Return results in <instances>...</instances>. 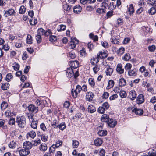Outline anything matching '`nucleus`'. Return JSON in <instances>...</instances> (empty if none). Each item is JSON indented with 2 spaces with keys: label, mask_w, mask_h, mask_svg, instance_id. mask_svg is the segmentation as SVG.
<instances>
[{
  "label": "nucleus",
  "mask_w": 156,
  "mask_h": 156,
  "mask_svg": "<svg viewBox=\"0 0 156 156\" xmlns=\"http://www.w3.org/2000/svg\"><path fill=\"white\" fill-rule=\"evenodd\" d=\"M16 122L19 127L21 128H24L26 125V119L25 117L22 116L18 117L16 119Z\"/></svg>",
  "instance_id": "1"
},
{
  "label": "nucleus",
  "mask_w": 156,
  "mask_h": 156,
  "mask_svg": "<svg viewBox=\"0 0 156 156\" xmlns=\"http://www.w3.org/2000/svg\"><path fill=\"white\" fill-rule=\"evenodd\" d=\"M127 110L129 111H131L135 113L136 115H141L143 113V111L140 108H135L134 107H129L127 108Z\"/></svg>",
  "instance_id": "2"
},
{
  "label": "nucleus",
  "mask_w": 156,
  "mask_h": 156,
  "mask_svg": "<svg viewBox=\"0 0 156 156\" xmlns=\"http://www.w3.org/2000/svg\"><path fill=\"white\" fill-rule=\"evenodd\" d=\"M82 89L81 86L79 85H77L75 89H72L71 90V94L73 97L76 98L77 97L78 94L79 93Z\"/></svg>",
  "instance_id": "3"
},
{
  "label": "nucleus",
  "mask_w": 156,
  "mask_h": 156,
  "mask_svg": "<svg viewBox=\"0 0 156 156\" xmlns=\"http://www.w3.org/2000/svg\"><path fill=\"white\" fill-rule=\"evenodd\" d=\"M18 151L20 156H27L30 153L29 150L23 147V148L20 150L18 149Z\"/></svg>",
  "instance_id": "4"
},
{
  "label": "nucleus",
  "mask_w": 156,
  "mask_h": 156,
  "mask_svg": "<svg viewBox=\"0 0 156 156\" xmlns=\"http://www.w3.org/2000/svg\"><path fill=\"white\" fill-rule=\"evenodd\" d=\"M28 109L30 112L35 113H37L38 111V108L33 104L29 105L28 107Z\"/></svg>",
  "instance_id": "5"
},
{
  "label": "nucleus",
  "mask_w": 156,
  "mask_h": 156,
  "mask_svg": "<svg viewBox=\"0 0 156 156\" xmlns=\"http://www.w3.org/2000/svg\"><path fill=\"white\" fill-rule=\"evenodd\" d=\"M4 15L5 17L12 16L14 14L15 12L14 9H10L8 10H4Z\"/></svg>",
  "instance_id": "6"
},
{
  "label": "nucleus",
  "mask_w": 156,
  "mask_h": 156,
  "mask_svg": "<svg viewBox=\"0 0 156 156\" xmlns=\"http://www.w3.org/2000/svg\"><path fill=\"white\" fill-rule=\"evenodd\" d=\"M79 41L76 39H74L71 41L69 43V46L70 47L71 49L74 48L77 44H78Z\"/></svg>",
  "instance_id": "7"
},
{
  "label": "nucleus",
  "mask_w": 156,
  "mask_h": 156,
  "mask_svg": "<svg viewBox=\"0 0 156 156\" xmlns=\"http://www.w3.org/2000/svg\"><path fill=\"white\" fill-rule=\"evenodd\" d=\"M144 101V97L142 94H139L137 96L136 99L137 103L141 104Z\"/></svg>",
  "instance_id": "8"
},
{
  "label": "nucleus",
  "mask_w": 156,
  "mask_h": 156,
  "mask_svg": "<svg viewBox=\"0 0 156 156\" xmlns=\"http://www.w3.org/2000/svg\"><path fill=\"white\" fill-rule=\"evenodd\" d=\"M94 95L93 93L89 92L86 93V100L87 101L90 102L93 99Z\"/></svg>",
  "instance_id": "9"
},
{
  "label": "nucleus",
  "mask_w": 156,
  "mask_h": 156,
  "mask_svg": "<svg viewBox=\"0 0 156 156\" xmlns=\"http://www.w3.org/2000/svg\"><path fill=\"white\" fill-rule=\"evenodd\" d=\"M111 4V3L109 2V0H103L101 4V6L105 9H109L110 5Z\"/></svg>",
  "instance_id": "10"
},
{
  "label": "nucleus",
  "mask_w": 156,
  "mask_h": 156,
  "mask_svg": "<svg viewBox=\"0 0 156 156\" xmlns=\"http://www.w3.org/2000/svg\"><path fill=\"white\" fill-rule=\"evenodd\" d=\"M117 121L113 119H110L108 120L107 123L108 125L110 128H113L115 127L117 124Z\"/></svg>",
  "instance_id": "11"
},
{
  "label": "nucleus",
  "mask_w": 156,
  "mask_h": 156,
  "mask_svg": "<svg viewBox=\"0 0 156 156\" xmlns=\"http://www.w3.org/2000/svg\"><path fill=\"white\" fill-rule=\"evenodd\" d=\"M16 113L11 110L10 109L7 110L5 112V115L7 117L13 116L16 115Z\"/></svg>",
  "instance_id": "12"
},
{
  "label": "nucleus",
  "mask_w": 156,
  "mask_h": 156,
  "mask_svg": "<svg viewBox=\"0 0 156 156\" xmlns=\"http://www.w3.org/2000/svg\"><path fill=\"white\" fill-rule=\"evenodd\" d=\"M74 72L71 68H69L66 70V75L67 77L71 78L73 76Z\"/></svg>",
  "instance_id": "13"
},
{
  "label": "nucleus",
  "mask_w": 156,
  "mask_h": 156,
  "mask_svg": "<svg viewBox=\"0 0 156 156\" xmlns=\"http://www.w3.org/2000/svg\"><path fill=\"white\" fill-rule=\"evenodd\" d=\"M32 145L31 143L28 141L24 142L23 144V147L29 150L32 147Z\"/></svg>",
  "instance_id": "14"
},
{
  "label": "nucleus",
  "mask_w": 156,
  "mask_h": 156,
  "mask_svg": "<svg viewBox=\"0 0 156 156\" xmlns=\"http://www.w3.org/2000/svg\"><path fill=\"white\" fill-rule=\"evenodd\" d=\"M136 94L134 90H132L129 92L128 98L131 100H134L136 97Z\"/></svg>",
  "instance_id": "15"
},
{
  "label": "nucleus",
  "mask_w": 156,
  "mask_h": 156,
  "mask_svg": "<svg viewBox=\"0 0 156 156\" xmlns=\"http://www.w3.org/2000/svg\"><path fill=\"white\" fill-rule=\"evenodd\" d=\"M82 8L79 5H76L73 8V12L76 14L80 13L82 11Z\"/></svg>",
  "instance_id": "16"
},
{
  "label": "nucleus",
  "mask_w": 156,
  "mask_h": 156,
  "mask_svg": "<svg viewBox=\"0 0 156 156\" xmlns=\"http://www.w3.org/2000/svg\"><path fill=\"white\" fill-rule=\"evenodd\" d=\"M99 58L98 56L94 57L91 58L90 60V63L92 65L94 66L96 64H97L99 62Z\"/></svg>",
  "instance_id": "17"
},
{
  "label": "nucleus",
  "mask_w": 156,
  "mask_h": 156,
  "mask_svg": "<svg viewBox=\"0 0 156 156\" xmlns=\"http://www.w3.org/2000/svg\"><path fill=\"white\" fill-rule=\"evenodd\" d=\"M97 56L99 58L102 59L104 58H105L107 56V55L105 51H100Z\"/></svg>",
  "instance_id": "18"
},
{
  "label": "nucleus",
  "mask_w": 156,
  "mask_h": 156,
  "mask_svg": "<svg viewBox=\"0 0 156 156\" xmlns=\"http://www.w3.org/2000/svg\"><path fill=\"white\" fill-rule=\"evenodd\" d=\"M88 111L91 113H93L96 111V108L93 105L90 104L88 106Z\"/></svg>",
  "instance_id": "19"
},
{
  "label": "nucleus",
  "mask_w": 156,
  "mask_h": 156,
  "mask_svg": "<svg viewBox=\"0 0 156 156\" xmlns=\"http://www.w3.org/2000/svg\"><path fill=\"white\" fill-rule=\"evenodd\" d=\"M36 134L35 132L33 131L32 130L30 131L27 134V137L28 138L29 137L34 139L36 136Z\"/></svg>",
  "instance_id": "20"
},
{
  "label": "nucleus",
  "mask_w": 156,
  "mask_h": 156,
  "mask_svg": "<svg viewBox=\"0 0 156 156\" xmlns=\"http://www.w3.org/2000/svg\"><path fill=\"white\" fill-rule=\"evenodd\" d=\"M51 125L54 128H57L59 126L58 119H54L51 122Z\"/></svg>",
  "instance_id": "21"
},
{
  "label": "nucleus",
  "mask_w": 156,
  "mask_h": 156,
  "mask_svg": "<svg viewBox=\"0 0 156 156\" xmlns=\"http://www.w3.org/2000/svg\"><path fill=\"white\" fill-rule=\"evenodd\" d=\"M116 70L119 74H122L123 73L124 69L122 68V65L121 64L119 63L117 65Z\"/></svg>",
  "instance_id": "22"
},
{
  "label": "nucleus",
  "mask_w": 156,
  "mask_h": 156,
  "mask_svg": "<svg viewBox=\"0 0 156 156\" xmlns=\"http://www.w3.org/2000/svg\"><path fill=\"white\" fill-rule=\"evenodd\" d=\"M102 140L101 138H99L95 140L94 142V144L96 146H100L102 144Z\"/></svg>",
  "instance_id": "23"
},
{
  "label": "nucleus",
  "mask_w": 156,
  "mask_h": 156,
  "mask_svg": "<svg viewBox=\"0 0 156 156\" xmlns=\"http://www.w3.org/2000/svg\"><path fill=\"white\" fill-rule=\"evenodd\" d=\"M108 115L106 114H104L103 115L101 119V121L104 122H108V120H109Z\"/></svg>",
  "instance_id": "24"
},
{
  "label": "nucleus",
  "mask_w": 156,
  "mask_h": 156,
  "mask_svg": "<svg viewBox=\"0 0 156 156\" xmlns=\"http://www.w3.org/2000/svg\"><path fill=\"white\" fill-rule=\"evenodd\" d=\"M38 120H34L33 119L31 123V127L34 129H36L37 127Z\"/></svg>",
  "instance_id": "25"
},
{
  "label": "nucleus",
  "mask_w": 156,
  "mask_h": 156,
  "mask_svg": "<svg viewBox=\"0 0 156 156\" xmlns=\"http://www.w3.org/2000/svg\"><path fill=\"white\" fill-rule=\"evenodd\" d=\"M47 146L45 143L42 144L39 147V149L41 151L45 152L47 149Z\"/></svg>",
  "instance_id": "26"
},
{
  "label": "nucleus",
  "mask_w": 156,
  "mask_h": 156,
  "mask_svg": "<svg viewBox=\"0 0 156 156\" xmlns=\"http://www.w3.org/2000/svg\"><path fill=\"white\" fill-rule=\"evenodd\" d=\"M136 70L134 69L133 70H130L128 72V74L129 76H135L137 75Z\"/></svg>",
  "instance_id": "27"
},
{
  "label": "nucleus",
  "mask_w": 156,
  "mask_h": 156,
  "mask_svg": "<svg viewBox=\"0 0 156 156\" xmlns=\"http://www.w3.org/2000/svg\"><path fill=\"white\" fill-rule=\"evenodd\" d=\"M119 83L120 86H124L126 84V80L123 78H122L119 79Z\"/></svg>",
  "instance_id": "28"
},
{
  "label": "nucleus",
  "mask_w": 156,
  "mask_h": 156,
  "mask_svg": "<svg viewBox=\"0 0 156 156\" xmlns=\"http://www.w3.org/2000/svg\"><path fill=\"white\" fill-rule=\"evenodd\" d=\"M26 42L27 44H31L33 42V40L31 36L29 34L27 35L26 38Z\"/></svg>",
  "instance_id": "29"
},
{
  "label": "nucleus",
  "mask_w": 156,
  "mask_h": 156,
  "mask_svg": "<svg viewBox=\"0 0 156 156\" xmlns=\"http://www.w3.org/2000/svg\"><path fill=\"white\" fill-rule=\"evenodd\" d=\"M71 65L72 67L76 68L79 66V63L77 61H74L71 63Z\"/></svg>",
  "instance_id": "30"
},
{
  "label": "nucleus",
  "mask_w": 156,
  "mask_h": 156,
  "mask_svg": "<svg viewBox=\"0 0 156 156\" xmlns=\"http://www.w3.org/2000/svg\"><path fill=\"white\" fill-rule=\"evenodd\" d=\"M8 103L5 101H3L1 105V108L2 110H4L7 108L8 106Z\"/></svg>",
  "instance_id": "31"
},
{
  "label": "nucleus",
  "mask_w": 156,
  "mask_h": 156,
  "mask_svg": "<svg viewBox=\"0 0 156 156\" xmlns=\"http://www.w3.org/2000/svg\"><path fill=\"white\" fill-rule=\"evenodd\" d=\"M114 85V81L112 80H110L109 81L108 85L106 88L107 89H110Z\"/></svg>",
  "instance_id": "32"
},
{
  "label": "nucleus",
  "mask_w": 156,
  "mask_h": 156,
  "mask_svg": "<svg viewBox=\"0 0 156 156\" xmlns=\"http://www.w3.org/2000/svg\"><path fill=\"white\" fill-rule=\"evenodd\" d=\"M125 51L124 48L123 47H121L119 49H118L117 51V54L118 55H122L124 53Z\"/></svg>",
  "instance_id": "33"
},
{
  "label": "nucleus",
  "mask_w": 156,
  "mask_h": 156,
  "mask_svg": "<svg viewBox=\"0 0 156 156\" xmlns=\"http://www.w3.org/2000/svg\"><path fill=\"white\" fill-rule=\"evenodd\" d=\"M72 145L73 148H76L79 145V142L76 140H73L72 142Z\"/></svg>",
  "instance_id": "34"
},
{
  "label": "nucleus",
  "mask_w": 156,
  "mask_h": 156,
  "mask_svg": "<svg viewBox=\"0 0 156 156\" xmlns=\"http://www.w3.org/2000/svg\"><path fill=\"white\" fill-rule=\"evenodd\" d=\"M147 2L150 5L156 7V0H148Z\"/></svg>",
  "instance_id": "35"
},
{
  "label": "nucleus",
  "mask_w": 156,
  "mask_h": 156,
  "mask_svg": "<svg viewBox=\"0 0 156 156\" xmlns=\"http://www.w3.org/2000/svg\"><path fill=\"white\" fill-rule=\"evenodd\" d=\"M66 26L64 25H60L58 26L57 30L58 31H64L66 29Z\"/></svg>",
  "instance_id": "36"
},
{
  "label": "nucleus",
  "mask_w": 156,
  "mask_h": 156,
  "mask_svg": "<svg viewBox=\"0 0 156 156\" xmlns=\"http://www.w3.org/2000/svg\"><path fill=\"white\" fill-rule=\"evenodd\" d=\"M128 11L130 12L129 14L130 16L134 12V10L133 5V4H130L129 7Z\"/></svg>",
  "instance_id": "37"
},
{
  "label": "nucleus",
  "mask_w": 156,
  "mask_h": 156,
  "mask_svg": "<svg viewBox=\"0 0 156 156\" xmlns=\"http://www.w3.org/2000/svg\"><path fill=\"white\" fill-rule=\"evenodd\" d=\"M9 85L8 83H6L3 84L1 86L2 89L3 90H7L9 88Z\"/></svg>",
  "instance_id": "38"
},
{
  "label": "nucleus",
  "mask_w": 156,
  "mask_h": 156,
  "mask_svg": "<svg viewBox=\"0 0 156 156\" xmlns=\"http://www.w3.org/2000/svg\"><path fill=\"white\" fill-rule=\"evenodd\" d=\"M148 12L151 15L155 14L156 12V9L154 7L151 8L148 10Z\"/></svg>",
  "instance_id": "39"
},
{
  "label": "nucleus",
  "mask_w": 156,
  "mask_h": 156,
  "mask_svg": "<svg viewBox=\"0 0 156 156\" xmlns=\"http://www.w3.org/2000/svg\"><path fill=\"white\" fill-rule=\"evenodd\" d=\"M107 132L106 130H101L98 132V134L99 136H106L107 134Z\"/></svg>",
  "instance_id": "40"
},
{
  "label": "nucleus",
  "mask_w": 156,
  "mask_h": 156,
  "mask_svg": "<svg viewBox=\"0 0 156 156\" xmlns=\"http://www.w3.org/2000/svg\"><path fill=\"white\" fill-rule=\"evenodd\" d=\"M15 47L18 48H20L22 47V41H18L15 43Z\"/></svg>",
  "instance_id": "41"
},
{
  "label": "nucleus",
  "mask_w": 156,
  "mask_h": 156,
  "mask_svg": "<svg viewBox=\"0 0 156 156\" xmlns=\"http://www.w3.org/2000/svg\"><path fill=\"white\" fill-rule=\"evenodd\" d=\"M89 85L91 87H94L95 85V82L94 80L92 78H90L88 80Z\"/></svg>",
  "instance_id": "42"
},
{
  "label": "nucleus",
  "mask_w": 156,
  "mask_h": 156,
  "mask_svg": "<svg viewBox=\"0 0 156 156\" xmlns=\"http://www.w3.org/2000/svg\"><path fill=\"white\" fill-rule=\"evenodd\" d=\"M113 71V69L110 68H107L106 71V73L107 75L110 76Z\"/></svg>",
  "instance_id": "43"
},
{
  "label": "nucleus",
  "mask_w": 156,
  "mask_h": 156,
  "mask_svg": "<svg viewBox=\"0 0 156 156\" xmlns=\"http://www.w3.org/2000/svg\"><path fill=\"white\" fill-rule=\"evenodd\" d=\"M26 10V8L23 5H22L20 6L19 10V12L20 14H23L25 13Z\"/></svg>",
  "instance_id": "44"
},
{
  "label": "nucleus",
  "mask_w": 156,
  "mask_h": 156,
  "mask_svg": "<svg viewBox=\"0 0 156 156\" xmlns=\"http://www.w3.org/2000/svg\"><path fill=\"white\" fill-rule=\"evenodd\" d=\"M9 147L13 149L16 146V143L14 141H12L9 144Z\"/></svg>",
  "instance_id": "45"
},
{
  "label": "nucleus",
  "mask_w": 156,
  "mask_h": 156,
  "mask_svg": "<svg viewBox=\"0 0 156 156\" xmlns=\"http://www.w3.org/2000/svg\"><path fill=\"white\" fill-rule=\"evenodd\" d=\"M63 8L66 11H69L71 9V7L67 4L63 5Z\"/></svg>",
  "instance_id": "46"
},
{
  "label": "nucleus",
  "mask_w": 156,
  "mask_h": 156,
  "mask_svg": "<svg viewBox=\"0 0 156 156\" xmlns=\"http://www.w3.org/2000/svg\"><path fill=\"white\" fill-rule=\"evenodd\" d=\"M15 118H11L9 120L8 123L10 125H13L15 124Z\"/></svg>",
  "instance_id": "47"
},
{
  "label": "nucleus",
  "mask_w": 156,
  "mask_h": 156,
  "mask_svg": "<svg viewBox=\"0 0 156 156\" xmlns=\"http://www.w3.org/2000/svg\"><path fill=\"white\" fill-rule=\"evenodd\" d=\"M149 156H156V150L152 149L149 151L148 153Z\"/></svg>",
  "instance_id": "48"
},
{
  "label": "nucleus",
  "mask_w": 156,
  "mask_h": 156,
  "mask_svg": "<svg viewBox=\"0 0 156 156\" xmlns=\"http://www.w3.org/2000/svg\"><path fill=\"white\" fill-rule=\"evenodd\" d=\"M101 106H102L105 110L108 109L109 107V105L107 102H106L103 103L102 105Z\"/></svg>",
  "instance_id": "49"
},
{
  "label": "nucleus",
  "mask_w": 156,
  "mask_h": 156,
  "mask_svg": "<svg viewBox=\"0 0 156 156\" xmlns=\"http://www.w3.org/2000/svg\"><path fill=\"white\" fill-rule=\"evenodd\" d=\"M119 93V95L121 98H123L126 97L127 94L126 91L121 90Z\"/></svg>",
  "instance_id": "50"
},
{
  "label": "nucleus",
  "mask_w": 156,
  "mask_h": 156,
  "mask_svg": "<svg viewBox=\"0 0 156 156\" xmlns=\"http://www.w3.org/2000/svg\"><path fill=\"white\" fill-rule=\"evenodd\" d=\"M12 67L13 68L14 70L17 71L19 69L20 65L18 63L15 62L13 64Z\"/></svg>",
  "instance_id": "51"
},
{
  "label": "nucleus",
  "mask_w": 156,
  "mask_h": 156,
  "mask_svg": "<svg viewBox=\"0 0 156 156\" xmlns=\"http://www.w3.org/2000/svg\"><path fill=\"white\" fill-rule=\"evenodd\" d=\"M66 126L64 122H62L59 125L58 127L62 130H64L66 128Z\"/></svg>",
  "instance_id": "52"
},
{
  "label": "nucleus",
  "mask_w": 156,
  "mask_h": 156,
  "mask_svg": "<svg viewBox=\"0 0 156 156\" xmlns=\"http://www.w3.org/2000/svg\"><path fill=\"white\" fill-rule=\"evenodd\" d=\"M100 69L99 66L98 65H96L95 66L93 67V70L94 73L96 74L99 71Z\"/></svg>",
  "instance_id": "53"
},
{
  "label": "nucleus",
  "mask_w": 156,
  "mask_h": 156,
  "mask_svg": "<svg viewBox=\"0 0 156 156\" xmlns=\"http://www.w3.org/2000/svg\"><path fill=\"white\" fill-rule=\"evenodd\" d=\"M33 144L35 146H37L41 143V140L40 139H37L33 141Z\"/></svg>",
  "instance_id": "54"
},
{
  "label": "nucleus",
  "mask_w": 156,
  "mask_h": 156,
  "mask_svg": "<svg viewBox=\"0 0 156 156\" xmlns=\"http://www.w3.org/2000/svg\"><path fill=\"white\" fill-rule=\"evenodd\" d=\"M40 128L44 131L47 130V129L45 124L44 123H41L40 126Z\"/></svg>",
  "instance_id": "55"
},
{
  "label": "nucleus",
  "mask_w": 156,
  "mask_h": 156,
  "mask_svg": "<svg viewBox=\"0 0 156 156\" xmlns=\"http://www.w3.org/2000/svg\"><path fill=\"white\" fill-rule=\"evenodd\" d=\"M97 13L99 14L104 13H105L106 10L102 8H98L96 11Z\"/></svg>",
  "instance_id": "56"
},
{
  "label": "nucleus",
  "mask_w": 156,
  "mask_h": 156,
  "mask_svg": "<svg viewBox=\"0 0 156 156\" xmlns=\"http://www.w3.org/2000/svg\"><path fill=\"white\" fill-rule=\"evenodd\" d=\"M105 109L102 107L100 106L98 109V112L100 113L103 114L105 112Z\"/></svg>",
  "instance_id": "57"
},
{
  "label": "nucleus",
  "mask_w": 156,
  "mask_h": 156,
  "mask_svg": "<svg viewBox=\"0 0 156 156\" xmlns=\"http://www.w3.org/2000/svg\"><path fill=\"white\" fill-rule=\"evenodd\" d=\"M12 76L11 73H8L6 75V80L8 82L10 81L11 80L12 78Z\"/></svg>",
  "instance_id": "58"
},
{
  "label": "nucleus",
  "mask_w": 156,
  "mask_h": 156,
  "mask_svg": "<svg viewBox=\"0 0 156 156\" xmlns=\"http://www.w3.org/2000/svg\"><path fill=\"white\" fill-rule=\"evenodd\" d=\"M149 50L150 52H154L156 49L155 46L154 45H152L151 46H149L148 47Z\"/></svg>",
  "instance_id": "59"
},
{
  "label": "nucleus",
  "mask_w": 156,
  "mask_h": 156,
  "mask_svg": "<svg viewBox=\"0 0 156 156\" xmlns=\"http://www.w3.org/2000/svg\"><path fill=\"white\" fill-rule=\"evenodd\" d=\"M62 142L61 140H58L56 142V144L55 145H54V146H55L56 147H58L61 146L62 145Z\"/></svg>",
  "instance_id": "60"
},
{
  "label": "nucleus",
  "mask_w": 156,
  "mask_h": 156,
  "mask_svg": "<svg viewBox=\"0 0 156 156\" xmlns=\"http://www.w3.org/2000/svg\"><path fill=\"white\" fill-rule=\"evenodd\" d=\"M48 136H47L44 134H43L41 135V139L42 141L44 142H46L47 141Z\"/></svg>",
  "instance_id": "61"
},
{
  "label": "nucleus",
  "mask_w": 156,
  "mask_h": 156,
  "mask_svg": "<svg viewBox=\"0 0 156 156\" xmlns=\"http://www.w3.org/2000/svg\"><path fill=\"white\" fill-rule=\"evenodd\" d=\"M45 32V30L42 28H40L38 30V34L40 35H44Z\"/></svg>",
  "instance_id": "62"
},
{
  "label": "nucleus",
  "mask_w": 156,
  "mask_h": 156,
  "mask_svg": "<svg viewBox=\"0 0 156 156\" xmlns=\"http://www.w3.org/2000/svg\"><path fill=\"white\" fill-rule=\"evenodd\" d=\"M118 97V95L117 94H114L110 96L109 99L110 100H113L117 98Z\"/></svg>",
  "instance_id": "63"
},
{
  "label": "nucleus",
  "mask_w": 156,
  "mask_h": 156,
  "mask_svg": "<svg viewBox=\"0 0 156 156\" xmlns=\"http://www.w3.org/2000/svg\"><path fill=\"white\" fill-rule=\"evenodd\" d=\"M56 148V147H55V146H54V144L52 145L50 148V152L49 153H50L51 154V153H53L55 151Z\"/></svg>",
  "instance_id": "64"
}]
</instances>
